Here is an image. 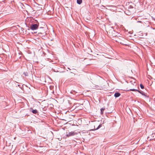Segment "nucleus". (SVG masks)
<instances>
[{"mask_svg": "<svg viewBox=\"0 0 155 155\" xmlns=\"http://www.w3.org/2000/svg\"><path fill=\"white\" fill-rule=\"evenodd\" d=\"M77 134V133L74 131H71L68 133L67 132L66 136L69 137L70 136H73Z\"/></svg>", "mask_w": 155, "mask_h": 155, "instance_id": "obj_1", "label": "nucleus"}, {"mask_svg": "<svg viewBox=\"0 0 155 155\" xmlns=\"http://www.w3.org/2000/svg\"><path fill=\"white\" fill-rule=\"evenodd\" d=\"M38 27V25L37 24L31 25L30 27V28L32 30H34L37 29Z\"/></svg>", "mask_w": 155, "mask_h": 155, "instance_id": "obj_2", "label": "nucleus"}, {"mask_svg": "<svg viewBox=\"0 0 155 155\" xmlns=\"http://www.w3.org/2000/svg\"><path fill=\"white\" fill-rule=\"evenodd\" d=\"M128 91H138V92L139 93H140V94H142V92H140V91L137 90V89H130V90H127Z\"/></svg>", "mask_w": 155, "mask_h": 155, "instance_id": "obj_3", "label": "nucleus"}, {"mask_svg": "<svg viewBox=\"0 0 155 155\" xmlns=\"http://www.w3.org/2000/svg\"><path fill=\"white\" fill-rule=\"evenodd\" d=\"M120 95V94L118 92L114 94V96L116 97H119Z\"/></svg>", "mask_w": 155, "mask_h": 155, "instance_id": "obj_4", "label": "nucleus"}, {"mask_svg": "<svg viewBox=\"0 0 155 155\" xmlns=\"http://www.w3.org/2000/svg\"><path fill=\"white\" fill-rule=\"evenodd\" d=\"M82 2V0H77V3L78 4H81Z\"/></svg>", "mask_w": 155, "mask_h": 155, "instance_id": "obj_5", "label": "nucleus"}, {"mask_svg": "<svg viewBox=\"0 0 155 155\" xmlns=\"http://www.w3.org/2000/svg\"><path fill=\"white\" fill-rule=\"evenodd\" d=\"M32 112L34 114H36L37 113V111L36 110H32Z\"/></svg>", "mask_w": 155, "mask_h": 155, "instance_id": "obj_6", "label": "nucleus"}, {"mask_svg": "<svg viewBox=\"0 0 155 155\" xmlns=\"http://www.w3.org/2000/svg\"><path fill=\"white\" fill-rule=\"evenodd\" d=\"M104 110H105L104 108H102L101 109V113L102 114H103L104 111Z\"/></svg>", "mask_w": 155, "mask_h": 155, "instance_id": "obj_7", "label": "nucleus"}, {"mask_svg": "<svg viewBox=\"0 0 155 155\" xmlns=\"http://www.w3.org/2000/svg\"><path fill=\"white\" fill-rule=\"evenodd\" d=\"M140 87L141 89H143L144 88V86L142 84H140Z\"/></svg>", "mask_w": 155, "mask_h": 155, "instance_id": "obj_8", "label": "nucleus"}, {"mask_svg": "<svg viewBox=\"0 0 155 155\" xmlns=\"http://www.w3.org/2000/svg\"><path fill=\"white\" fill-rule=\"evenodd\" d=\"M24 74L25 76H27L28 75V73L27 72H26V73H24Z\"/></svg>", "mask_w": 155, "mask_h": 155, "instance_id": "obj_9", "label": "nucleus"}, {"mask_svg": "<svg viewBox=\"0 0 155 155\" xmlns=\"http://www.w3.org/2000/svg\"><path fill=\"white\" fill-rule=\"evenodd\" d=\"M75 91H72L71 92V93H72V94H74L75 93Z\"/></svg>", "mask_w": 155, "mask_h": 155, "instance_id": "obj_10", "label": "nucleus"}, {"mask_svg": "<svg viewBox=\"0 0 155 155\" xmlns=\"http://www.w3.org/2000/svg\"><path fill=\"white\" fill-rule=\"evenodd\" d=\"M101 127V125H99L98 127L96 129V130H97V129H98L100 127Z\"/></svg>", "mask_w": 155, "mask_h": 155, "instance_id": "obj_11", "label": "nucleus"}, {"mask_svg": "<svg viewBox=\"0 0 155 155\" xmlns=\"http://www.w3.org/2000/svg\"><path fill=\"white\" fill-rule=\"evenodd\" d=\"M142 94L143 95H144V96H145V95L143 93H142V94Z\"/></svg>", "mask_w": 155, "mask_h": 155, "instance_id": "obj_12", "label": "nucleus"}, {"mask_svg": "<svg viewBox=\"0 0 155 155\" xmlns=\"http://www.w3.org/2000/svg\"><path fill=\"white\" fill-rule=\"evenodd\" d=\"M134 84H135V85H137V83H136L134 82Z\"/></svg>", "mask_w": 155, "mask_h": 155, "instance_id": "obj_13", "label": "nucleus"}]
</instances>
